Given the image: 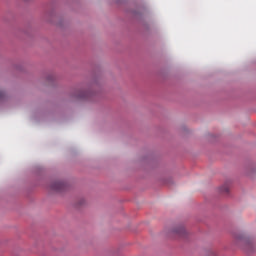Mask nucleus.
<instances>
[{
    "label": "nucleus",
    "mask_w": 256,
    "mask_h": 256,
    "mask_svg": "<svg viewBox=\"0 0 256 256\" xmlns=\"http://www.w3.org/2000/svg\"><path fill=\"white\" fill-rule=\"evenodd\" d=\"M67 185L64 182L56 181L51 185L53 191H63Z\"/></svg>",
    "instance_id": "1"
},
{
    "label": "nucleus",
    "mask_w": 256,
    "mask_h": 256,
    "mask_svg": "<svg viewBox=\"0 0 256 256\" xmlns=\"http://www.w3.org/2000/svg\"><path fill=\"white\" fill-rule=\"evenodd\" d=\"M173 234L178 235V237H185V235H187V230H185V227L180 226L173 230Z\"/></svg>",
    "instance_id": "2"
},
{
    "label": "nucleus",
    "mask_w": 256,
    "mask_h": 256,
    "mask_svg": "<svg viewBox=\"0 0 256 256\" xmlns=\"http://www.w3.org/2000/svg\"><path fill=\"white\" fill-rule=\"evenodd\" d=\"M220 191H221L222 193H229V186H227V185L222 186V187L220 188Z\"/></svg>",
    "instance_id": "4"
},
{
    "label": "nucleus",
    "mask_w": 256,
    "mask_h": 256,
    "mask_svg": "<svg viewBox=\"0 0 256 256\" xmlns=\"http://www.w3.org/2000/svg\"><path fill=\"white\" fill-rule=\"evenodd\" d=\"M244 249L248 251V253H252V251H255V244L251 240H246Z\"/></svg>",
    "instance_id": "3"
}]
</instances>
